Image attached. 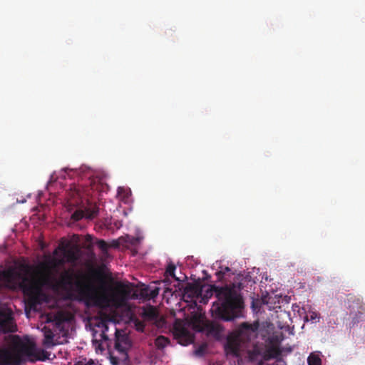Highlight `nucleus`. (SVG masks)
<instances>
[{"instance_id": "nucleus-1", "label": "nucleus", "mask_w": 365, "mask_h": 365, "mask_svg": "<svg viewBox=\"0 0 365 365\" xmlns=\"http://www.w3.org/2000/svg\"><path fill=\"white\" fill-rule=\"evenodd\" d=\"M64 263V259L56 257L38 264L16 262L5 269L0 268V288L20 289L29 297L31 303H36L43 288L51 284L53 272Z\"/></svg>"}, {"instance_id": "nucleus-19", "label": "nucleus", "mask_w": 365, "mask_h": 365, "mask_svg": "<svg viewBox=\"0 0 365 365\" xmlns=\"http://www.w3.org/2000/svg\"><path fill=\"white\" fill-rule=\"evenodd\" d=\"M169 342L170 341L167 337L164 336H159L155 339V344L158 349H163L169 344Z\"/></svg>"}, {"instance_id": "nucleus-9", "label": "nucleus", "mask_w": 365, "mask_h": 365, "mask_svg": "<svg viewBox=\"0 0 365 365\" xmlns=\"http://www.w3.org/2000/svg\"><path fill=\"white\" fill-rule=\"evenodd\" d=\"M350 313L354 314V319L359 320L365 314V304L359 299L354 297L351 304L349 305Z\"/></svg>"}, {"instance_id": "nucleus-29", "label": "nucleus", "mask_w": 365, "mask_h": 365, "mask_svg": "<svg viewBox=\"0 0 365 365\" xmlns=\"http://www.w3.org/2000/svg\"><path fill=\"white\" fill-rule=\"evenodd\" d=\"M101 335H102V338H103V339H105V340H107V339H108V337L106 336V334H105V332H104V331H103V333H102V334H101Z\"/></svg>"}, {"instance_id": "nucleus-26", "label": "nucleus", "mask_w": 365, "mask_h": 365, "mask_svg": "<svg viewBox=\"0 0 365 365\" xmlns=\"http://www.w3.org/2000/svg\"><path fill=\"white\" fill-rule=\"evenodd\" d=\"M317 319H319L318 314L317 313H315V312H312L310 314V319L312 321H314V320H316Z\"/></svg>"}, {"instance_id": "nucleus-11", "label": "nucleus", "mask_w": 365, "mask_h": 365, "mask_svg": "<svg viewBox=\"0 0 365 365\" xmlns=\"http://www.w3.org/2000/svg\"><path fill=\"white\" fill-rule=\"evenodd\" d=\"M281 355L282 351L277 346L271 345L263 348L262 358L265 361H269L273 359L279 360Z\"/></svg>"}, {"instance_id": "nucleus-6", "label": "nucleus", "mask_w": 365, "mask_h": 365, "mask_svg": "<svg viewBox=\"0 0 365 365\" xmlns=\"http://www.w3.org/2000/svg\"><path fill=\"white\" fill-rule=\"evenodd\" d=\"M193 328L195 331L205 333L207 336H212L216 339H220L223 331L222 326L217 322L203 321L197 317L193 319Z\"/></svg>"}, {"instance_id": "nucleus-7", "label": "nucleus", "mask_w": 365, "mask_h": 365, "mask_svg": "<svg viewBox=\"0 0 365 365\" xmlns=\"http://www.w3.org/2000/svg\"><path fill=\"white\" fill-rule=\"evenodd\" d=\"M99 212V208L96 204H91L86 207L84 210H77L71 215V220L78 222L83 218L92 220L95 218Z\"/></svg>"}, {"instance_id": "nucleus-16", "label": "nucleus", "mask_w": 365, "mask_h": 365, "mask_svg": "<svg viewBox=\"0 0 365 365\" xmlns=\"http://www.w3.org/2000/svg\"><path fill=\"white\" fill-rule=\"evenodd\" d=\"M176 269V267L175 265L173 263V262H170L168 266H167V268H166V270H165V274L167 277H173L175 280L178 281V282H182L184 281L185 279H187V277L186 276H184L182 278H180V277H176L175 274V271Z\"/></svg>"}, {"instance_id": "nucleus-17", "label": "nucleus", "mask_w": 365, "mask_h": 365, "mask_svg": "<svg viewBox=\"0 0 365 365\" xmlns=\"http://www.w3.org/2000/svg\"><path fill=\"white\" fill-rule=\"evenodd\" d=\"M54 334L53 331L49 329H45L44 330V339L43 344L46 347H51L55 344L53 341Z\"/></svg>"}, {"instance_id": "nucleus-13", "label": "nucleus", "mask_w": 365, "mask_h": 365, "mask_svg": "<svg viewBox=\"0 0 365 365\" xmlns=\"http://www.w3.org/2000/svg\"><path fill=\"white\" fill-rule=\"evenodd\" d=\"M174 333L178 338L185 339L187 342L192 341V336L189 331L182 324H175L174 326Z\"/></svg>"}, {"instance_id": "nucleus-27", "label": "nucleus", "mask_w": 365, "mask_h": 365, "mask_svg": "<svg viewBox=\"0 0 365 365\" xmlns=\"http://www.w3.org/2000/svg\"><path fill=\"white\" fill-rule=\"evenodd\" d=\"M221 271L225 272V274L230 271V269L228 267H225L224 268H221Z\"/></svg>"}, {"instance_id": "nucleus-15", "label": "nucleus", "mask_w": 365, "mask_h": 365, "mask_svg": "<svg viewBox=\"0 0 365 365\" xmlns=\"http://www.w3.org/2000/svg\"><path fill=\"white\" fill-rule=\"evenodd\" d=\"M159 290L160 289L158 287L150 289L148 287H146L140 290V295L149 299H154L158 295Z\"/></svg>"}, {"instance_id": "nucleus-20", "label": "nucleus", "mask_w": 365, "mask_h": 365, "mask_svg": "<svg viewBox=\"0 0 365 365\" xmlns=\"http://www.w3.org/2000/svg\"><path fill=\"white\" fill-rule=\"evenodd\" d=\"M309 365H322V360L320 357L314 354H311L307 359Z\"/></svg>"}, {"instance_id": "nucleus-31", "label": "nucleus", "mask_w": 365, "mask_h": 365, "mask_svg": "<svg viewBox=\"0 0 365 365\" xmlns=\"http://www.w3.org/2000/svg\"><path fill=\"white\" fill-rule=\"evenodd\" d=\"M202 351V349H199L198 350L196 351L197 354H199L200 353L201 351Z\"/></svg>"}, {"instance_id": "nucleus-23", "label": "nucleus", "mask_w": 365, "mask_h": 365, "mask_svg": "<svg viewBox=\"0 0 365 365\" xmlns=\"http://www.w3.org/2000/svg\"><path fill=\"white\" fill-rule=\"evenodd\" d=\"M93 361L92 359H87L86 358L79 359L78 361H76L73 365H92Z\"/></svg>"}, {"instance_id": "nucleus-22", "label": "nucleus", "mask_w": 365, "mask_h": 365, "mask_svg": "<svg viewBox=\"0 0 365 365\" xmlns=\"http://www.w3.org/2000/svg\"><path fill=\"white\" fill-rule=\"evenodd\" d=\"M96 245L103 252H106L108 250V244L103 240H98Z\"/></svg>"}, {"instance_id": "nucleus-2", "label": "nucleus", "mask_w": 365, "mask_h": 365, "mask_svg": "<svg viewBox=\"0 0 365 365\" xmlns=\"http://www.w3.org/2000/svg\"><path fill=\"white\" fill-rule=\"evenodd\" d=\"M92 276L101 283L98 287L93 284L83 283L80 281L75 283L80 299L87 307L103 308L110 302L119 307L123 305L128 299L130 291L122 283H117L115 287L112 289L111 294L109 295L105 287L104 273L101 270L96 269L92 272ZM73 279L74 274L66 270L61 274L58 284L64 289L71 287L74 284Z\"/></svg>"}, {"instance_id": "nucleus-8", "label": "nucleus", "mask_w": 365, "mask_h": 365, "mask_svg": "<svg viewBox=\"0 0 365 365\" xmlns=\"http://www.w3.org/2000/svg\"><path fill=\"white\" fill-rule=\"evenodd\" d=\"M129 346L128 339L125 336H117L115 341V349L118 354L121 356L123 360L128 359V354L127 352Z\"/></svg>"}, {"instance_id": "nucleus-4", "label": "nucleus", "mask_w": 365, "mask_h": 365, "mask_svg": "<svg viewBox=\"0 0 365 365\" xmlns=\"http://www.w3.org/2000/svg\"><path fill=\"white\" fill-rule=\"evenodd\" d=\"M242 288L241 282L225 286L210 285V294H215L217 299L212 304V315L226 322L240 317L243 308V299L240 294Z\"/></svg>"}, {"instance_id": "nucleus-21", "label": "nucleus", "mask_w": 365, "mask_h": 365, "mask_svg": "<svg viewBox=\"0 0 365 365\" xmlns=\"http://www.w3.org/2000/svg\"><path fill=\"white\" fill-rule=\"evenodd\" d=\"M110 361L114 365H118L120 363L123 364L124 365H127L129 362V359L123 360L121 359V356L118 354L117 356H110Z\"/></svg>"}, {"instance_id": "nucleus-28", "label": "nucleus", "mask_w": 365, "mask_h": 365, "mask_svg": "<svg viewBox=\"0 0 365 365\" xmlns=\"http://www.w3.org/2000/svg\"><path fill=\"white\" fill-rule=\"evenodd\" d=\"M264 361H266L265 360H264L263 358H262L258 362H257V365H264Z\"/></svg>"}, {"instance_id": "nucleus-14", "label": "nucleus", "mask_w": 365, "mask_h": 365, "mask_svg": "<svg viewBox=\"0 0 365 365\" xmlns=\"http://www.w3.org/2000/svg\"><path fill=\"white\" fill-rule=\"evenodd\" d=\"M59 250H61L63 257L65 262H74L78 259V256L76 251L73 248H66L64 246L59 247Z\"/></svg>"}, {"instance_id": "nucleus-18", "label": "nucleus", "mask_w": 365, "mask_h": 365, "mask_svg": "<svg viewBox=\"0 0 365 365\" xmlns=\"http://www.w3.org/2000/svg\"><path fill=\"white\" fill-rule=\"evenodd\" d=\"M262 347L254 346L253 349L249 352V358L251 361H255L258 356L262 357Z\"/></svg>"}, {"instance_id": "nucleus-32", "label": "nucleus", "mask_w": 365, "mask_h": 365, "mask_svg": "<svg viewBox=\"0 0 365 365\" xmlns=\"http://www.w3.org/2000/svg\"><path fill=\"white\" fill-rule=\"evenodd\" d=\"M54 255H57V250L54 251Z\"/></svg>"}, {"instance_id": "nucleus-25", "label": "nucleus", "mask_w": 365, "mask_h": 365, "mask_svg": "<svg viewBox=\"0 0 365 365\" xmlns=\"http://www.w3.org/2000/svg\"><path fill=\"white\" fill-rule=\"evenodd\" d=\"M215 274L217 276L218 281H222L225 275V272L221 270L217 271Z\"/></svg>"}, {"instance_id": "nucleus-3", "label": "nucleus", "mask_w": 365, "mask_h": 365, "mask_svg": "<svg viewBox=\"0 0 365 365\" xmlns=\"http://www.w3.org/2000/svg\"><path fill=\"white\" fill-rule=\"evenodd\" d=\"M18 331L11 312H0V334H11ZM6 346L0 348V365H19L25 356L33 354L34 347L16 334L4 336Z\"/></svg>"}, {"instance_id": "nucleus-12", "label": "nucleus", "mask_w": 365, "mask_h": 365, "mask_svg": "<svg viewBox=\"0 0 365 365\" xmlns=\"http://www.w3.org/2000/svg\"><path fill=\"white\" fill-rule=\"evenodd\" d=\"M201 294V289L197 284L192 283H187L183 288L182 295L183 298L190 299L192 300L197 298Z\"/></svg>"}, {"instance_id": "nucleus-10", "label": "nucleus", "mask_w": 365, "mask_h": 365, "mask_svg": "<svg viewBox=\"0 0 365 365\" xmlns=\"http://www.w3.org/2000/svg\"><path fill=\"white\" fill-rule=\"evenodd\" d=\"M140 315L145 321L152 322H156L159 317L158 309L152 305L143 307Z\"/></svg>"}, {"instance_id": "nucleus-30", "label": "nucleus", "mask_w": 365, "mask_h": 365, "mask_svg": "<svg viewBox=\"0 0 365 365\" xmlns=\"http://www.w3.org/2000/svg\"><path fill=\"white\" fill-rule=\"evenodd\" d=\"M91 240H92L91 236V235H87L86 240L89 242V241H91Z\"/></svg>"}, {"instance_id": "nucleus-5", "label": "nucleus", "mask_w": 365, "mask_h": 365, "mask_svg": "<svg viewBox=\"0 0 365 365\" xmlns=\"http://www.w3.org/2000/svg\"><path fill=\"white\" fill-rule=\"evenodd\" d=\"M258 328L259 324L257 322L254 324L244 322L241 324L237 332L230 333L227 337L225 344L226 354L238 356L240 351L241 336L255 333L258 330Z\"/></svg>"}, {"instance_id": "nucleus-24", "label": "nucleus", "mask_w": 365, "mask_h": 365, "mask_svg": "<svg viewBox=\"0 0 365 365\" xmlns=\"http://www.w3.org/2000/svg\"><path fill=\"white\" fill-rule=\"evenodd\" d=\"M135 329L138 331L143 332L145 329V324L143 322L136 319L134 322Z\"/></svg>"}]
</instances>
